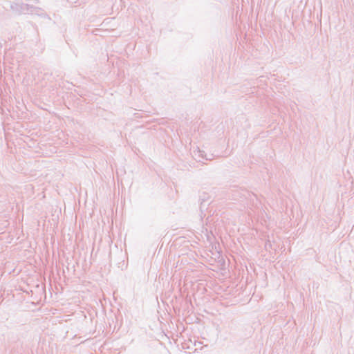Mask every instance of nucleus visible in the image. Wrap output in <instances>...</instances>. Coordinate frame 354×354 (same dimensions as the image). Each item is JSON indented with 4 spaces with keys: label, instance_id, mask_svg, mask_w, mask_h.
<instances>
[{
    "label": "nucleus",
    "instance_id": "1",
    "mask_svg": "<svg viewBox=\"0 0 354 354\" xmlns=\"http://www.w3.org/2000/svg\"><path fill=\"white\" fill-rule=\"evenodd\" d=\"M35 7L27 3H18L12 2L10 4V10L17 15L32 13Z\"/></svg>",
    "mask_w": 354,
    "mask_h": 354
},
{
    "label": "nucleus",
    "instance_id": "2",
    "mask_svg": "<svg viewBox=\"0 0 354 354\" xmlns=\"http://www.w3.org/2000/svg\"><path fill=\"white\" fill-rule=\"evenodd\" d=\"M194 156L196 158H205L207 160L208 158H206V155L205 153V151L203 150H201L198 147H197L196 149L193 151Z\"/></svg>",
    "mask_w": 354,
    "mask_h": 354
},
{
    "label": "nucleus",
    "instance_id": "3",
    "mask_svg": "<svg viewBox=\"0 0 354 354\" xmlns=\"http://www.w3.org/2000/svg\"><path fill=\"white\" fill-rule=\"evenodd\" d=\"M205 231L207 233L208 232V229L207 227H205Z\"/></svg>",
    "mask_w": 354,
    "mask_h": 354
},
{
    "label": "nucleus",
    "instance_id": "4",
    "mask_svg": "<svg viewBox=\"0 0 354 354\" xmlns=\"http://www.w3.org/2000/svg\"><path fill=\"white\" fill-rule=\"evenodd\" d=\"M243 4L241 3V10H243Z\"/></svg>",
    "mask_w": 354,
    "mask_h": 354
},
{
    "label": "nucleus",
    "instance_id": "5",
    "mask_svg": "<svg viewBox=\"0 0 354 354\" xmlns=\"http://www.w3.org/2000/svg\"><path fill=\"white\" fill-rule=\"evenodd\" d=\"M239 21H241V15L239 16Z\"/></svg>",
    "mask_w": 354,
    "mask_h": 354
}]
</instances>
